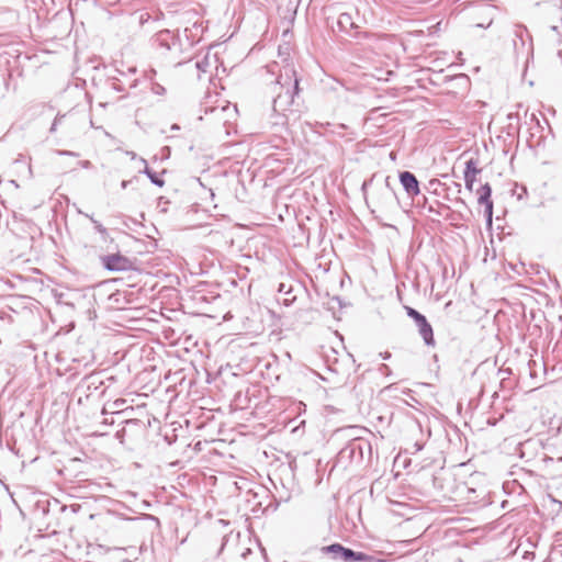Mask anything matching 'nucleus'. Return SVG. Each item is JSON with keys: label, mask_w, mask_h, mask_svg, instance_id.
Wrapping results in <instances>:
<instances>
[{"label": "nucleus", "mask_w": 562, "mask_h": 562, "mask_svg": "<svg viewBox=\"0 0 562 562\" xmlns=\"http://www.w3.org/2000/svg\"><path fill=\"white\" fill-rule=\"evenodd\" d=\"M127 183H128L127 181H122V183H121L122 189H125L127 187Z\"/></svg>", "instance_id": "17"}, {"label": "nucleus", "mask_w": 562, "mask_h": 562, "mask_svg": "<svg viewBox=\"0 0 562 562\" xmlns=\"http://www.w3.org/2000/svg\"><path fill=\"white\" fill-rule=\"evenodd\" d=\"M524 31L525 27L522 25H517L515 33L517 36L521 37Z\"/></svg>", "instance_id": "12"}, {"label": "nucleus", "mask_w": 562, "mask_h": 562, "mask_svg": "<svg viewBox=\"0 0 562 562\" xmlns=\"http://www.w3.org/2000/svg\"><path fill=\"white\" fill-rule=\"evenodd\" d=\"M491 187L486 183L482 186L477 190L479 199L477 202L485 206V216L487 218V223L492 224V216H493V202L491 200Z\"/></svg>", "instance_id": "2"}, {"label": "nucleus", "mask_w": 562, "mask_h": 562, "mask_svg": "<svg viewBox=\"0 0 562 562\" xmlns=\"http://www.w3.org/2000/svg\"><path fill=\"white\" fill-rule=\"evenodd\" d=\"M123 403H124V401H123V400H119V401H115V402L113 403V405H114V407H115V408H119Z\"/></svg>", "instance_id": "13"}, {"label": "nucleus", "mask_w": 562, "mask_h": 562, "mask_svg": "<svg viewBox=\"0 0 562 562\" xmlns=\"http://www.w3.org/2000/svg\"><path fill=\"white\" fill-rule=\"evenodd\" d=\"M360 19H355L351 12H344L338 16L337 25L342 32H350L360 27Z\"/></svg>", "instance_id": "4"}, {"label": "nucleus", "mask_w": 562, "mask_h": 562, "mask_svg": "<svg viewBox=\"0 0 562 562\" xmlns=\"http://www.w3.org/2000/svg\"><path fill=\"white\" fill-rule=\"evenodd\" d=\"M416 326L418 327V331L420 336L423 337L424 341L428 346L434 345V334L432 328L430 324L427 322L426 317L424 316L420 321L416 323Z\"/></svg>", "instance_id": "6"}, {"label": "nucleus", "mask_w": 562, "mask_h": 562, "mask_svg": "<svg viewBox=\"0 0 562 562\" xmlns=\"http://www.w3.org/2000/svg\"><path fill=\"white\" fill-rule=\"evenodd\" d=\"M142 164L145 166V169H144V172L150 178L151 182L159 186V187H162L164 186V181L158 179L147 167V164H146V160L145 159H140Z\"/></svg>", "instance_id": "9"}, {"label": "nucleus", "mask_w": 562, "mask_h": 562, "mask_svg": "<svg viewBox=\"0 0 562 562\" xmlns=\"http://www.w3.org/2000/svg\"><path fill=\"white\" fill-rule=\"evenodd\" d=\"M407 315L412 317L415 321V323H417L424 317V315H422L419 312L412 307H407Z\"/></svg>", "instance_id": "10"}, {"label": "nucleus", "mask_w": 562, "mask_h": 562, "mask_svg": "<svg viewBox=\"0 0 562 562\" xmlns=\"http://www.w3.org/2000/svg\"><path fill=\"white\" fill-rule=\"evenodd\" d=\"M294 89H295V92H296V91H297V89H299V81H297V79H295V81H294Z\"/></svg>", "instance_id": "15"}, {"label": "nucleus", "mask_w": 562, "mask_h": 562, "mask_svg": "<svg viewBox=\"0 0 562 562\" xmlns=\"http://www.w3.org/2000/svg\"><path fill=\"white\" fill-rule=\"evenodd\" d=\"M480 169L476 167V162L473 159H470L465 164L464 170V181L465 188L470 191L473 190V186L475 182L476 175L480 173Z\"/></svg>", "instance_id": "5"}, {"label": "nucleus", "mask_w": 562, "mask_h": 562, "mask_svg": "<svg viewBox=\"0 0 562 562\" xmlns=\"http://www.w3.org/2000/svg\"><path fill=\"white\" fill-rule=\"evenodd\" d=\"M341 560H344L346 562H350V561L372 562L373 558L363 552H356V551H352L351 549L347 548L344 551V557Z\"/></svg>", "instance_id": "7"}, {"label": "nucleus", "mask_w": 562, "mask_h": 562, "mask_svg": "<svg viewBox=\"0 0 562 562\" xmlns=\"http://www.w3.org/2000/svg\"><path fill=\"white\" fill-rule=\"evenodd\" d=\"M400 181L408 195L415 196L419 193L418 181L409 171L401 172Z\"/></svg>", "instance_id": "3"}, {"label": "nucleus", "mask_w": 562, "mask_h": 562, "mask_svg": "<svg viewBox=\"0 0 562 562\" xmlns=\"http://www.w3.org/2000/svg\"><path fill=\"white\" fill-rule=\"evenodd\" d=\"M102 262L104 267L110 271H124L131 267L130 260L119 254L103 257Z\"/></svg>", "instance_id": "1"}, {"label": "nucleus", "mask_w": 562, "mask_h": 562, "mask_svg": "<svg viewBox=\"0 0 562 562\" xmlns=\"http://www.w3.org/2000/svg\"><path fill=\"white\" fill-rule=\"evenodd\" d=\"M90 220L94 223V226H95V229L102 234V235H105L106 234V229L102 226V224H100L98 221L93 220L92 217H90Z\"/></svg>", "instance_id": "11"}, {"label": "nucleus", "mask_w": 562, "mask_h": 562, "mask_svg": "<svg viewBox=\"0 0 562 562\" xmlns=\"http://www.w3.org/2000/svg\"><path fill=\"white\" fill-rule=\"evenodd\" d=\"M82 166H83L85 168H89V167H90V161H89V160H87V161L82 162Z\"/></svg>", "instance_id": "14"}, {"label": "nucleus", "mask_w": 562, "mask_h": 562, "mask_svg": "<svg viewBox=\"0 0 562 562\" xmlns=\"http://www.w3.org/2000/svg\"><path fill=\"white\" fill-rule=\"evenodd\" d=\"M390 357H391V355H390L389 352H386V353L383 356V358H384V359H389Z\"/></svg>", "instance_id": "18"}, {"label": "nucleus", "mask_w": 562, "mask_h": 562, "mask_svg": "<svg viewBox=\"0 0 562 562\" xmlns=\"http://www.w3.org/2000/svg\"><path fill=\"white\" fill-rule=\"evenodd\" d=\"M167 34H169L168 31H162V32L159 33V37H162L164 35H167Z\"/></svg>", "instance_id": "16"}, {"label": "nucleus", "mask_w": 562, "mask_h": 562, "mask_svg": "<svg viewBox=\"0 0 562 562\" xmlns=\"http://www.w3.org/2000/svg\"><path fill=\"white\" fill-rule=\"evenodd\" d=\"M347 548L342 547L341 544H338V543H335V544H330L328 547H325L324 550L328 553H333L335 554L336 557H339L340 559H342L344 557V551L346 550Z\"/></svg>", "instance_id": "8"}]
</instances>
